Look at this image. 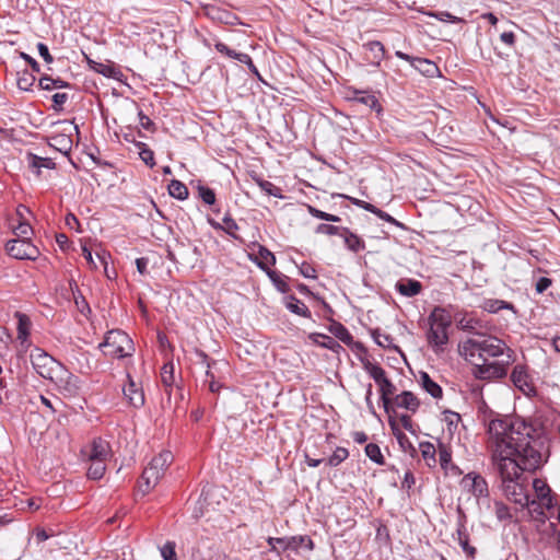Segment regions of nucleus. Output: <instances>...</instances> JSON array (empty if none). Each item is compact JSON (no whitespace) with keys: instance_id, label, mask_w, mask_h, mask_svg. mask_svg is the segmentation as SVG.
Returning a JSON list of instances; mask_svg holds the SVG:
<instances>
[{"instance_id":"obj_1","label":"nucleus","mask_w":560,"mask_h":560,"mask_svg":"<svg viewBox=\"0 0 560 560\" xmlns=\"http://www.w3.org/2000/svg\"><path fill=\"white\" fill-rule=\"evenodd\" d=\"M534 429L513 417L492 419L488 425L492 462L502 483L522 479L524 471L541 467L542 443L533 436Z\"/></svg>"},{"instance_id":"obj_2","label":"nucleus","mask_w":560,"mask_h":560,"mask_svg":"<svg viewBox=\"0 0 560 560\" xmlns=\"http://www.w3.org/2000/svg\"><path fill=\"white\" fill-rule=\"evenodd\" d=\"M458 351L471 363L475 377L485 381L505 377L514 362V351L503 340L485 334L462 341Z\"/></svg>"},{"instance_id":"obj_3","label":"nucleus","mask_w":560,"mask_h":560,"mask_svg":"<svg viewBox=\"0 0 560 560\" xmlns=\"http://www.w3.org/2000/svg\"><path fill=\"white\" fill-rule=\"evenodd\" d=\"M429 330L427 332L428 343L435 353L442 352L448 342L447 329L452 324L451 315L442 307H434L428 317Z\"/></svg>"},{"instance_id":"obj_4","label":"nucleus","mask_w":560,"mask_h":560,"mask_svg":"<svg viewBox=\"0 0 560 560\" xmlns=\"http://www.w3.org/2000/svg\"><path fill=\"white\" fill-rule=\"evenodd\" d=\"M172 460L173 455L170 451L161 452L158 456L152 458L144 468L141 476V483L139 485V489L143 494L148 493L158 485Z\"/></svg>"},{"instance_id":"obj_5","label":"nucleus","mask_w":560,"mask_h":560,"mask_svg":"<svg viewBox=\"0 0 560 560\" xmlns=\"http://www.w3.org/2000/svg\"><path fill=\"white\" fill-rule=\"evenodd\" d=\"M100 348H104V353L114 358L129 357L135 350L131 338L120 329L109 330Z\"/></svg>"},{"instance_id":"obj_6","label":"nucleus","mask_w":560,"mask_h":560,"mask_svg":"<svg viewBox=\"0 0 560 560\" xmlns=\"http://www.w3.org/2000/svg\"><path fill=\"white\" fill-rule=\"evenodd\" d=\"M31 363L38 375L54 380L62 364L40 348H34L30 354Z\"/></svg>"},{"instance_id":"obj_7","label":"nucleus","mask_w":560,"mask_h":560,"mask_svg":"<svg viewBox=\"0 0 560 560\" xmlns=\"http://www.w3.org/2000/svg\"><path fill=\"white\" fill-rule=\"evenodd\" d=\"M8 254L15 259L35 260L38 255V248L33 245L30 238L11 240L5 244Z\"/></svg>"},{"instance_id":"obj_8","label":"nucleus","mask_w":560,"mask_h":560,"mask_svg":"<svg viewBox=\"0 0 560 560\" xmlns=\"http://www.w3.org/2000/svg\"><path fill=\"white\" fill-rule=\"evenodd\" d=\"M502 490L509 500L518 504L521 508H525V505L529 504L525 479L522 478L520 480L504 482L502 483Z\"/></svg>"},{"instance_id":"obj_9","label":"nucleus","mask_w":560,"mask_h":560,"mask_svg":"<svg viewBox=\"0 0 560 560\" xmlns=\"http://www.w3.org/2000/svg\"><path fill=\"white\" fill-rule=\"evenodd\" d=\"M464 490L470 492L476 499L488 498L489 489L486 479L476 472H469L460 480Z\"/></svg>"},{"instance_id":"obj_10","label":"nucleus","mask_w":560,"mask_h":560,"mask_svg":"<svg viewBox=\"0 0 560 560\" xmlns=\"http://www.w3.org/2000/svg\"><path fill=\"white\" fill-rule=\"evenodd\" d=\"M66 396H74L80 389L79 378L62 365L51 380Z\"/></svg>"},{"instance_id":"obj_11","label":"nucleus","mask_w":560,"mask_h":560,"mask_svg":"<svg viewBox=\"0 0 560 560\" xmlns=\"http://www.w3.org/2000/svg\"><path fill=\"white\" fill-rule=\"evenodd\" d=\"M395 55L399 59L408 61L411 65V67H413L416 70H418L421 74L425 77L433 78L439 73V68L436 67V65L429 59L412 57L400 50H397Z\"/></svg>"},{"instance_id":"obj_12","label":"nucleus","mask_w":560,"mask_h":560,"mask_svg":"<svg viewBox=\"0 0 560 560\" xmlns=\"http://www.w3.org/2000/svg\"><path fill=\"white\" fill-rule=\"evenodd\" d=\"M278 541L283 549L298 551L300 548H305L308 551L314 549V541L307 535L292 536L288 538H272L268 539V544Z\"/></svg>"},{"instance_id":"obj_13","label":"nucleus","mask_w":560,"mask_h":560,"mask_svg":"<svg viewBox=\"0 0 560 560\" xmlns=\"http://www.w3.org/2000/svg\"><path fill=\"white\" fill-rule=\"evenodd\" d=\"M511 381L515 387L522 390L524 394L528 395L533 390V386L530 384L529 375L524 365L517 364L514 366L511 373Z\"/></svg>"},{"instance_id":"obj_14","label":"nucleus","mask_w":560,"mask_h":560,"mask_svg":"<svg viewBox=\"0 0 560 560\" xmlns=\"http://www.w3.org/2000/svg\"><path fill=\"white\" fill-rule=\"evenodd\" d=\"M129 382L124 387V395L128 399L129 404L136 408H140L144 405V394L141 388L137 386L135 381L128 375Z\"/></svg>"},{"instance_id":"obj_15","label":"nucleus","mask_w":560,"mask_h":560,"mask_svg":"<svg viewBox=\"0 0 560 560\" xmlns=\"http://www.w3.org/2000/svg\"><path fill=\"white\" fill-rule=\"evenodd\" d=\"M363 48L369 52L366 59L375 67L381 66V61L385 58L386 50L384 45L378 40H371L363 44Z\"/></svg>"},{"instance_id":"obj_16","label":"nucleus","mask_w":560,"mask_h":560,"mask_svg":"<svg viewBox=\"0 0 560 560\" xmlns=\"http://www.w3.org/2000/svg\"><path fill=\"white\" fill-rule=\"evenodd\" d=\"M533 488L538 500L540 501V504H544L546 506V510L552 511L555 509V505L552 503V498L550 495L551 490L549 486L540 479H535L533 481Z\"/></svg>"},{"instance_id":"obj_17","label":"nucleus","mask_w":560,"mask_h":560,"mask_svg":"<svg viewBox=\"0 0 560 560\" xmlns=\"http://www.w3.org/2000/svg\"><path fill=\"white\" fill-rule=\"evenodd\" d=\"M395 289L401 295L412 298L421 292L422 284L420 281L415 279H400L396 282Z\"/></svg>"},{"instance_id":"obj_18","label":"nucleus","mask_w":560,"mask_h":560,"mask_svg":"<svg viewBox=\"0 0 560 560\" xmlns=\"http://www.w3.org/2000/svg\"><path fill=\"white\" fill-rule=\"evenodd\" d=\"M394 404L398 408H404L411 412H416L420 406L419 399L415 396L413 393L409 390H405L401 394L397 395L394 398Z\"/></svg>"},{"instance_id":"obj_19","label":"nucleus","mask_w":560,"mask_h":560,"mask_svg":"<svg viewBox=\"0 0 560 560\" xmlns=\"http://www.w3.org/2000/svg\"><path fill=\"white\" fill-rule=\"evenodd\" d=\"M48 145L65 155H69L72 150V139L68 135L58 133L49 138Z\"/></svg>"},{"instance_id":"obj_20","label":"nucleus","mask_w":560,"mask_h":560,"mask_svg":"<svg viewBox=\"0 0 560 560\" xmlns=\"http://www.w3.org/2000/svg\"><path fill=\"white\" fill-rule=\"evenodd\" d=\"M25 160L28 167L34 170L37 176L40 175L42 167L48 170H54L56 167L55 162L50 158H42L31 152L26 154Z\"/></svg>"},{"instance_id":"obj_21","label":"nucleus","mask_w":560,"mask_h":560,"mask_svg":"<svg viewBox=\"0 0 560 560\" xmlns=\"http://www.w3.org/2000/svg\"><path fill=\"white\" fill-rule=\"evenodd\" d=\"M109 456V444L102 439H94L89 454V459L106 460Z\"/></svg>"},{"instance_id":"obj_22","label":"nucleus","mask_w":560,"mask_h":560,"mask_svg":"<svg viewBox=\"0 0 560 560\" xmlns=\"http://www.w3.org/2000/svg\"><path fill=\"white\" fill-rule=\"evenodd\" d=\"M419 383L421 387L433 398L442 397L443 390L441 386L438 383H435L427 372H420Z\"/></svg>"},{"instance_id":"obj_23","label":"nucleus","mask_w":560,"mask_h":560,"mask_svg":"<svg viewBox=\"0 0 560 560\" xmlns=\"http://www.w3.org/2000/svg\"><path fill=\"white\" fill-rule=\"evenodd\" d=\"M341 237L345 241L347 248L353 253H359L365 248V243L357 234L352 233L348 228H345Z\"/></svg>"},{"instance_id":"obj_24","label":"nucleus","mask_w":560,"mask_h":560,"mask_svg":"<svg viewBox=\"0 0 560 560\" xmlns=\"http://www.w3.org/2000/svg\"><path fill=\"white\" fill-rule=\"evenodd\" d=\"M380 390L386 413L390 415L392 412H395L394 408L390 406L392 401L389 398V396L394 395L396 390L395 385L388 378H386V381L380 385Z\"/></svg>"},{"instance_id":"obj_25","label":"nucleus","mask_w":560,"mask_h":560,"mask_svg":"<svg viewBox=\"0 0 560 560\" xmlns=\"http://www.w3.org/2000/svg\"><path fill=\"white\" fill-rule=\"evenodd\" d=\"M421 456L425 462L427 466L433 468L436 466V450L435 446L430 442H421L419 444Z\"/></svg>"},{"instance_id":"obj_26","label":"nucleus","mask_w":560,"mask_h":560,"mask_svg":"<svg viewBox=\"0 0 560 560\" xmlns=\"http://www.w3.org/2000/svg\"><path fill=\"white\" fill-rule=\"evenodd\" d=\"M38 85L42 90L50 91L52 89H67L70 86V84L66 81H63L60 78L52 79L51 77L45 74L42 75Z\"/></svg>"},{"instance_id":"obj_27","label":"nucleus","mask_w":560,"mask_h":560,"mask_svg":"<svg viewBox=\"0 0 560 560\" xmlns=\"http://www.w3.org/2000/svg\"><path fill=\"white\" fill-rule=\"evenodd\" d=\"M18 317V340L26 341L30 336L31 320L27 315L16 313Z\"/></svg>"},{"instance_id":"obj_28","label":"nucleus","mask_w":560,"mask_h":560,"mask_svg":"<svg viewBox=\"0 0 560 560\" xmlns=\"http://www.w3.org/2000/svg\"><path fill=\"white\" fill-rule=\"evenodd\" d=\"M259 261L257 262L258 267L268 272L269 266L276 264L275 255L266 247L259 246L258 249Z\"/></svg>"},{"instance_id":"obj_29","label":"nucleus","mask_w":560,"mask_h":560,"mask_svg":"<svg viewBox=\"0 0 560 560\" xmlns=\"http://www.w3.org/2000/svg\"><path fill=\"white\" fill-rule=\"evenodd\" d=\"M168 194L178 200H185L188 197V188L182 182L173 179L168 185Z\"/></svg>"},{"instance_id":"obj_30","label":"nucleus","mask_w":560,"mask_h":560,"mask_svg":"<svg viewBox=\"0 0 560 560\" xmlns=\"http://www.w3.org/2000/svg\"><path fill=\"white\" fill-rule=\"evenodd\" d=\"M287 307L296 315L307 318L311 317V312L307 308V306L294 296L289 298V301L287 302Z\"/></svg>"},{"instance_id":"obj_31","label":"nucleus","mask_w":560,"mask_h":560,"mask_svg":"<svg viewBox=\"0 0 560 560\" xmlns=\"http://www.w3.org/2000/svg\"><path fill=\"white\" fill-rule=\"evenodd\" d=\"M352 101L359 104H363L370 109H380L378 101L372 94H368L364 92H355L354 96L352 97Z\"/></svg>"},{"instance_id":"obj_32","label":"nucleus","mask_w":560,"mask_h":560,"mask_svg":"<svg viewBox=\"0 0 560 560\" xmlns=\"http://www.w3.org/2000/svg\"><path fill=\"white\" fill-rule=\"evenodd\" d=\"M91 465L88 469V477L93 480H98L104 476L106 470L105 460L90 459Z\"/></svg>"},{"instance_id":"obj_33","label":"nucleus","mask_w":560,"mask_h":560,"mask_svg":"<svg viewBox=\"0 0 560 560\" xmlns=\"http://www.w3.org/2000/svg\"><path fill=\"white\" fill-rule=\"evenodd\" d=\"M457 539L458 544L463 548V550L470 557H474L476 553V548L469 546L468 544V534L466 532V527L460 524L457 528Z\"/></svg>"},{"instance_id":"obj_34","label":"nucleus","mask_w":560,"mask_h":560,"mask_svg":"<svg viewBox=\"0 0 560 560\" xmlns=\"http://www.w3.org/2000/svg\"><path fill=\"white\" fill-rule=\"evenodd\" d=\"M36 81V78L33 73L28 72L27 70H24L19 73L16 84L18 88L22 91H31L34 83Z\"/></svg>"},{"instance_id":"obj_35","label":"nucleus","mask_w":560,"mask_h":560,"mask_svg":"<svg viewBox=\"0 0 560 560\" xmlns=\"http://www.w3.org/2000/svg\"><path fill=\"white\" fill-rule=\"evenodd\" d=\"M365 370L370 374V376L375 381L376 384L381 385L386 381L385 370L378 364L368 363L365 364Z\"/></svg>"},{"instance_id":"obj_36","label":"nucleus","mask_w":560,"mask_h":560,"mask_svg":"<svg viewBox=\"0 0 560 560\" xmlns=\"http://www.w3.org/2000/svg\"><path fill=\"white\" fill-rule=\"evenodd\" d=\"M365 455L374 463L378 465L384 464V456L382 455L381 448L377 444L369 443L365 446Z\"/></svg>"},{"instance_id":"obj_37","label":"nucleus","mask_w":560,"mask_h":560,"mask_svg":"<svg viewBox=\"0 0 560 560\" xmlns=\"http://www.w3.org/2000/svg\"><path fill=\"white\" fill-rule=\"evenodd\" d=\"M345 228L338 226V225H331L326 223H320L316 226L315 233L316 234H325V235H339L343 233Z\"/></svg>"},{"instance_id":"obj_38","label":"nucleus","mask_w":560,"mask_h":560,"mask_svg":"<svg viewBox=\"0 0 560 560\" xmlns=\"http://www.w3.org/2000/svg\"><path fill=\"white\" fill-rule=\"evenodd\" d=\"M389 416V425L392 428V431H393V434L395 435V438L397 439L398 443L400 444L401 447H406V445L408 446H411V443L409 442L408 438L406 436V434L398 428L396 421L394 419H392V416Z\"/></svg>"},{"instance_id":"obj_39","label":"nucleus","mask_w":560,"mask_h":560,"mask_svg":"<svg viewBox=\"0 0 560 560\" xmlns=\"http://www.w3.org/2000/svg\"><path fill=\"white\" fill-rule=\"evenodd\" d=\"M349 456V452L345 447H337L332 455L328 458V465L331 467H336L347 459Z\"/></svg>"},{"instance_id":"obj_40","label":"nucleus","mask_w":560,"mask_h":560,"mask_svg":"<svg viewBox=\"0 0 560 560\" xmlns=\"http://www.w3.org/2000/svg\"><path fill=\"white\" fill-rule=\"evenodd\" d=\"M439 462H440L442 469H444V470H447V468L452 462L451 450L442 443L439 445Z\"/></svg>"},{"instance_id":"obj_41","label":"nucleus","mask_w":560,"mask_h":560,"mask_svg":"<svg viewBox=\"0 0 560 560\" xmlns=\"http://www.w3.org/2000/svg\"><path fill=\"white\" fill-rule=\"evenodd\" d=\"M221 230L224 231L230 236H232L233 238L238 240V236L236 235V231L238 230V225L235 222V220L232 219L230 215H225L223 218V223H222V229Z\"/></svg>"},{"instance_id":"obj_42","label":"nucleus","mask_w":560,"mask_h":560,"mask_svg":"<svg viewBox=\"0 0 560 560\" xmlns=\"http://www.w3.org/2000/svg\"><path fill=\"white\" fill-rule=\"evenodd\" d=\"M331 332L342 342L349 345L352 341V336L349 330L341 324H337L331 328Z\"/></svg>"},{"instance_id":"obj_43","label":"nucleus","mask_w":560,"mask_h":560,"mask_svg":"<svg viewBox=\"0 0 560 560\" xmlns=\"http://www.w3.org/2000/svg\"><path fill=\"white\" fill-rule=\"evenodd\" d=\"M176 544L174 541H166L161 548L160 552L164 560H178L175 551Z\"/></svg>"},{"instance_id":"obj_44","label":"nucleus","mask_w":560,"mask_h":560,"mask_svg":"<svg viewBox=\"0 0 560 560\" xmlns=\"http://www.w3.org/2000/svg\"><path fill=\"white\" fill-rule=\"evenodd\" d=\"M258 185L267 195L273 196V197H282L281 196V189L277 186H275L271 182L260 179L258 180Z\"/></svg>"},{"instance_id":"obj_45","label":"nucleus","mask_w":560,"mask_h":560,"mask_svg":"<svg viewBox=\"0 0 560 560\" xmlns=\"http://www.w3.org/2000/svg\"><path fill=\"white\" fill-rule=\"evenodd\" d=\"M199 197L202 199V201L207 205H213L215 202V194L213 189L206 187V186H199L198 187Z\"/></svg>"},{"instance_id":"obj_46","label":"nucleus","mask_w":560,"mask_h":560,"mask_svg":"<svg viewBox=\"0 0 560 560\" xmlns=\"http://www.w3.org/2000/svg\"><path fill=\"white\" fill-rule=\"evenodd\" d=\"M140 159L150 167L155 165L154 153L151 149L147 148L144 143H141V150L139 152Z\"/></svg>"},{"instance_id":"obj_47","label":"nucleus","mask_w":560,"mask_h":560,"mask_svg":"<svg viewBox=\"0 0 560 560\" xmlns=\"http://www.w3.org/2000/svg\"><path fill=\"white\" fill-rule=\"evenodd\" d=\"M477 325H478V320H476L474 318H466V317L462 318L458 323V327L460 329H463L464 331L474 334V337L476 336V334H478L476 331Z\"/></svg>"},{"instance_id":"obj_48","label":"nucleus","mask_w":560,"mask_h":560,"mask_svg":"<svg viewBox=\"0 0 560 560\" xmlns=\"http://www.w3.org/2000/svg\"><path fill=\"white\" fill-rule=\"evenodd\" d=\"M267 273L280 292L285 293L289 291L288 283L276 271L268 270Z\"/></svg>"},{"instance_id":"obj_49","label":"nucleus","mask_w":560,"mask_h":560,"mask_svg":"<svg viewBox=\"0 0 560 560\" xmlns=\"http://www.w3.org/2000/svg\"><path fill=\"white\" fill-rule=\"evenodd\" d=\"M162 382L165 386H172L174 383L173 365H164L162 369Z\"/></svg>"},{"instance_id":"obj_50","label":"nucleus","mask_w":560,"mask_h":560,"mask_svg":"<svg viewBox=\"0 0 560 560\" xmlns=\"http://www.w3.org/2000/svg\"><path fill=\"white\" fill-rule=\"evenodd\" d=\"M430 15L434 16L435 19H438L439 21H442V22L457 23V22L462 21L460 19H458L457 16L453 15L452 13H450L447 11H440V12L431 13Z\"/></svg>"},{"instance_id":"obj_51","label":"nucleus","mask_w":560,"mask_h":560,"mask_svg":"<svg viewBox=\"0 0 560 560\" xmlns=\"http://www.w3.org/2000/svg\"><path fill=\"white\" fill-rule=\"evenodd\" d=\"M528 509H529V512L533 514V515H536L537 517L538 516H545V513H544V509H546V506L544 504H540V501H536V500H530L529 499V504L526 505Z\"/></svg>"},{"instance_id":"obj_52","label":"nucleus","mask_w":560,"mask_h":560,"mask_svg":"<svg viewBox=\"0 0 560 560\" xmlns=\"http://www.w3.org/2000/svg\"><path fill=\"white\" fill-rule=\"evenodd\" d=\"M316 337L323 339L320 345L324 348H327V349H330V350H334V351L337 348H341V346L332 337H329V336H326V335H320V334L316 335Z\"/></svg>"},{"instance_id":"obj_53","label":"nucleus","mask_w":560,"mask_h":560,"mask_svg":"<svg viewBox=\"0 0 560 560\" xmlns=\"http://www.w3.org/2000/svg\"><path fill=\"white\" fill-rule=\"evenodd\" d=\"M32 232V228L27 222H20L16 228H14V233L19 236V238H28L27 235Z\"/></svg>"},{"instance_id":"obj_54","label":"nucleus","mask_w":560,"mask_h":560,"mask_svg":"<svg viewBox=\"0 0 560 560\" xmlns=\"http://www.w3.org/2000/svg\"><path fill=\"white\" fill-rule=\"evenodd\" d=\"M494 508H495V515L500 521L506 520L511 516L509 509L504 503L495 502Z\"/></svg>"},{"instance_id":"obj_55","label":"nucleus","mask_w":560,"mask_h":560,"mask_svg":"<svg viewBox=\"0 0 560 560\" xmlns=\"http://www.w3.org/2000/svg\"><path fill=\"white\" fill-rule=\"evenodd\" d=\"M68 101V94L67 93H56L52 95V102H54V109L60 110L62 106Z\"/></svg>"},{"instance_id":"obj_56","label":"nucleus","mask_w":560,"mask_h":560,"mask_svg":"<svg viewBox=\"0 0 560 560\" xmlns=\"http://www.w3.org/2000/svg\"><path fill=\"white\" fill-rule=\"evenodd\" d=\"M37 49H38L39 56L44 59L45 62H47V63L54 62V57L50 55L48 47L44 43H38Z\"/></svg>"},{"instance_id":"obj_57","label":"nucleus","mask_w":560,"mask_h":560,"mask_svg":"<svg viewBox=\"0 0 560 560\" xmlns=\"http://www.w3.org/2000/svg\"><path fill=\"white\" fill-rule=\"evenodd\" d=\"M95 70L107 78H113L116 73L115 69L112 66L104 63H97Z\"/></svg>"},{"instance_id":"obj_58","label":"nucleus","mask_w":560,"mask_h":560,"mask_svg":"<svg viewBox=\"0 0 560 560\" xmlns=\"http://www.w3.org/2000/svg\"><path fill=\"white\" fill-rule=\"evenodd\" d=\"M551 283H552L551 279H549L547 277L539 278L536 282L537 293L545 292L551 285Z\"/></svg>"},{"instance_id":"obj_59","label":"nucleus","mask_w":560,"mask_h":560,"mask_svg":"<svg viewBox=\"0 0 560 560\" xmlns=\"http://www.w3.org/2000/svg\"><path fill=\"white\" fill-rule=\"evenodd\" d=\"M373 337H374V340L375 342L381 346V347H388L389 342H390V337L386 334H381L378 331H375L373 334Z\"/></svg>"},{"instance_id":"obj_60","label":"nucleus","mask_w":560,"mask_h":560,"mask_svg":"<svg viewBox=\"0 0 560 560\" xmlns=\"http://www.w3.org/2000/svg\"><path fill=\"white\" fill-rule=\"evenodd\" d=\"M503 307H508V305L503 301H499V300L489 301L486 304V310H488L489 312H493V313L498 312L499 310H501Z\"/></svg>"},{"instance_id":"obj_61","label":"nucleus","mask_w":560,"mask_h":560,"mask_svg":"<svg viewBox=\"0 0 560 560\" xmlns=\"http://www.w3.org/2000/svg\"><path fill=\"white\" fill-rule=\"evenodd\" d=\"M399 421L405 430H407L411 433H415V429H413V424H412V420H411L410 416L400 415Z\"/></svg>"},{"instance_id":"obj_62","label":"nucleus","mask_w":560,"mask_h":560,"mask_svg":"<svg viewBox=\"0 0 560 560\" xmlns=\"http://www.w3.org/2000/svg\"><path fill=\"white\" fill-rule=\"evenodd\" d=\"M20 56L22 59H24L31 66V68L34 72L40 71V67H39L38 62L33 57H31L30 55H27L25 52H21Z\"/></svg>"},{"instance_id":"obj_63","label":"nucleus","mask_w":560,"mask_h":560,"mask_svg":"<svg viewBox=\"0 0 560 560\" xmlns=\"http://www.w3.org/2000/svg\"><path fill=\"white\" fill-rule=\"evenodd\" d=\"M500 39L505 45L512 47L515 44V34L513 32H503L500 35Z\"/></svg>"},{"instance_id":"obj_64","label":"nucleus","mask_w":560,"mask_h":560,"mask_svg":"<svg viewBox=\"0 0 560 560\" xmlns=\"http://www.w3.org/2000/svg\"><path fill=\"white\" fill-rule=\"evenodd\" d=\"M444 415H445V421L448 423L450 427L451 425H457V423H458V421L460 419V417H459V415L457 412H453V411L447 410V411L444 412Z\"/></svg>"}]
</instances>
